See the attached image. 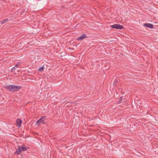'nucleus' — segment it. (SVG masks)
<instances>
[{
  "label": "nucleus",
  "mask_w": 158,
  "mask_h": 158,
  "mask_svg": "<svg viewBox=\"0 0 158 158\" xmlns=\"http://www.w3.org/2000/svg\"><path fill=\"white\" fill-rule=\"evenodd\" d=\"M17 64H16L14 67H13L11 69V71L13 72L18 67Z\"/></svg>",
  "instance_id": "9b49d317"
},
{
  "label": "nucleus",
  "mask_w": 158,
  "mask_h": 158,
  "mask_svg": "<svg viewBox=\"0 0 158 158\" xmlns=\"http://www.w3.org/2000/svg\"><path fill=\"white\" fill-rule=\"evenodd\" d=\"M122 97H120V98H119V99H120V100H121L122 99Z\"/></svg>",
  "instance_id": "f8f14e48"
},
{
  "label": "nucleus",
  "mask_w": 158,
  "mask_h": 158,
  "mask_svg": "<svg viewBox=\"0 0 158 158\" xmlns=\"http://www.w3.org/2000/svg\"><path fill=\"white\" fill-rule=\"evenodd\" d=\"M20 148V147L19 146L18 148L16 149L17 151L15 152V155H19L22 152V150Z\"/></svg>",
  "instance_id": "423d86ee"
},
{
  "label": "nucleus",
  "mask_w": 158,
  "mask_h": 158,
  "mask_svg": "<svg viewBox=\"0 0 158 158\" xmlns=\"http://www.w3.org/2000/svg\"><path fill=\"white\" fill-rule=\"evenodd\" d=\"M8 20H8V19H5L2 21H0V23L2 24H3L7 22V21H8Z\"/></svg>",
  "instance_id": "6e6552de"
},
{
  "label": "nucleus",
  "mask_w": 158,
  "mask_h": 158,
  "mask_svg": "<svg viewBox=\"0 0 158 158\" xmlns=\"http://www.w3.org/2000/svg\"><path fill=\"white\" fill-rule=\"evenodd\" d=\"M22 123V120L19 119H18L16 120V123L17 126L19 127H21V124Z\"/></svg>",
  "instance_id": "0eeeda50"
},
{
  "label": "nucleus",
  "mask_w": 158,
  "mask_h": 158,
  "mask_svg": "<svg viewBox=\"0 0 158 158\" xmlns=\"http://www.w3.org/2000/svg\"><path fill=\"white\" fill-rule=\"evenodd\" d=\"M87 36L85 34H83L81 36L77 39V40L81 41L83 40L84 38H86Z\"/></svg>",
  "instance_id": "20e7f679"
},
{
  "label": "nucleus",
  "mask_w": 158,
  "mask_h": 158,
  "mask_svg": "<svg viewBox=\"0 0 158 158\" xmlns=\"http://www.w3.org/2000/svg\"><path fill=\"white\" fill-rule=\"evenodd\" d=\"M143 26L145 27H147L150 28H153L154 27L152 24L150 23L144 24Z\"/></svg>",
  "instance_id": "39448f33"
},
{
  "label": "nucleus",
  "mask_w": 158,
  "mask_h": 158,
  "mask_svg": "<svg viewBox=\"0 0 158 158\" xmlns=\"http://www.w3.org/2000/svg\"><path fill=\"white\" fill-rule=\"evenodd\" d=\"M44 117H42L40 118L36 122V124L40 125L42 124H44L45 123L44 121Z\"/></svg>",
  "instance_id": "7ed1b4c3"
},
{
  "label": "nucleus",
  "mask_w": 158,
  "mask_h": 158,
  "mask_svg": "<svg viewBox=\"0 0 158 158\" xmlns=\"http://www.w3.org/2000/svg\"><path fill=\"white\" fill-rule=\"evenodd\" d=\"M20 147L21 148L20 149H22V151H26L27 149V147H24L23 146H20Z\"/></svg>",
  "instance_id": "1a4fd4ad"
},
{
  "label": "nucleus",
  "mask_w": 158,
  "mask_h": 158,
  "mask_svg": "<svg viewBox=\"0 0 158 158\" xmlns=\"http://www.w3.org/2000/svg\"><path fill=\"white\" fill-rule=\"evenodd\" d=\"M110 27L118 29H122L123 28L124 26L119 24H114L110 26Z\"/></svg>",
  "instance_id": "f03ea898"
},
{
  "label": "nucleus",
  "mask_w": 158,
  "mask_h": 158,
  "mask_svg": "<svg viewBox=\"0 0 158 158\" xmlns=\"http://www.w3.org/2000/svg\"><path fill=\"white\" fill-rule=\"evenodd\" d=\"M4 87L7 90L11 91H17L19 90L21 88L20 86H17L13 85H6Z\"/></svg>",
  "instance_id": "f257e3e1"
},
{
  "label": "nucleus",
  "mask_w": 158,
  "mask_h": 158,
  "mask_svg": "<svg viewBox=\"0 0 158 158\" xmlns=\"http://www.w3.org/2000/svg\"><path fill=\"white\" fill-rule=\"evenodd\" d=\"M44 69V68L43 66L40 67L38 69V70L40 72H42L43 71Z\"/></svg>",
  "instance_id": "9d476101"
}]
</instances>
